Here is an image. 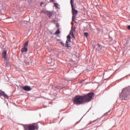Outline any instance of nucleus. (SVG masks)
Here are the masks:
<instances>
[{
  "label": "nucleus",
  "instance_id": "13",
  "mask_svg": "<svg viewBox=\"0 0 130 130\" xmlns=\"http://www.w3.org/2000/svg\"><path fill=\"white\" fill-rule=\"evenodd\" d=\"M55 34L56 35H58V34H60V31H59V30L58 29V30L55 32Z\"/></svg>",
  "mask_w": 130,
  "mask_h": 130
},
{
  "label": "nucleus",
  "instance_id": "24",
  "mask_svg": "<svg viewBox=\"0 0 130 130\" xmlns=\"http://www.w3.org/2000/svg\"><path fill=\"white\" fill-rule=\"evenodd\" d=\"M127 28H128V30H130V25H128Z\"/></svg>",
  "mask_w": 130,
  "mask_h": 130
},
{
  "label": "nucleus",
  "instance_id": "23",
  "mask_svg": "<svg viewBox=\"0 0 130 130\" xmlns=\"http://www.w3.org/2000/svg\"><path fill=\"white\" fill-rule=\"evenodd\" d=\"M52 22L53 23H54V22H55V20L53 19V20H52Z\"/></svg>",
  "mask_w": 130,
  "mask_h": 130
},
{
  "label": "nucleus",
  "instance_id": "28",
  "mask_svg": "<svg viewBox=\"0 0 130 130\" xmlns=\"http://www.w3.org/2000/svg\"><path fill=\"white\" fill-rule=\"evenodd\" d=\"M105 115H107V113H106L105 114Z\"/></svg>",
  "mask_w": 130,
  "mask_h": 130
},
{
  "label": "nucleus",
  "instance_id": "11",
  "mask_svg": "<svg viewBox=\"0 0 130 130\" xmlns=\"http://www.w3.org/2000/svg\"><path fill=\"white\" fill-rule=\"evenodd\" d=\"M54 5L55 6L56 9H59V5L57 3H54Z\"/></svg>",
  "mask_w": 130,
  "mask_h": 130
},
{
  "label": "nucleus",
  "instance_id": "18",
  "mask_svg": "<svg viewBox=\"0 0 130 130\" xmlns=\"http://www.w3.org/2000/svg\"><path fill=\"white\" fill-rule=\"evenodd\" d=\"M97 120H94L93 121H91L90 122V123L89 124H91V123H94Z\"/></svg>",
  "mask_w": 130,
  "mask_h": 130
},
{
  "label": "nucleus",
  "instance_id": "6",
  "mask_svg": "<svg viewBox=\"0 0 130 130\" xmlns=\"http://www.w3.org/2000/svg\"><path fill=\"white\" fill-rule=\"evenodd\" d=\"M68 42H71V36L70 35H68L67 36V41H66V47H70V45H69V43Z\"/></svg>",
  "mask_w": 130,
  "mask_h": 130
},
{
  "label": "nucleus",
  "instance_id": "25",
  "mask_svg": "<svg viewBox=\"0 0 130 130\" xmlns=\"http://www.w3.org/2000/svg\"><path fill=\"white\" fill-rule=\"evenodd\" d=\"M81 119H81L80 121H79L78 122H77V123H79V122H80L81 121Z\"/></svg>",
  "mask_w": 130,
  "mask_h": 130
},
{
  "label": "nucleus",
  "instance_id": "4",
  "mask_svg": "<svg viewBox=\"0 0 130 130\" xmlns=\"http://www.w3.org/2000/svg\"><path fill=\"white\" fill-rule=\"evenodd\" d=\"M72 8V21L74 22L75 21V19L77 15H78V10L75 9V7H73Z\"/></svg>",
  "mask_w": 130,
  "mask_h": 130
},
{
  "label": "nucleus",
  "instance_id": "14",
  "mask_svg": "<svg viewBox=\"0 0 130 130\" xmlns=\"http://www.w3.org/2000/svg\"><path fill=\"white\" fill-rule=\"evenodd\" d=\"M75 31H76V29L74 27H72L71 30L70 32H73V33H74V32H75Z\"/></svg>",
  "mask_w": 130,
  "mask_h": 130
},
{
  "label": "nucleus",
  "instance_id": "15",
  "mask_svg": "<svg viewBox=\"0 0 130 130\" xmlns=\"http://www.w3.org/2000/svg\"><path fill=\"white\" fill-rule=\"evenodd\" d=\"M70 35H71V36H72V37H73V38H75V36L74 35V32H70Z\"/></svg>",
  "mask_w": 130,
  "mask_h": 130
},
{
  "label": "nucleus",
  "instance_id": "22",
  "mask_svg": "<svg viewBox=\"0 0 130 130\" xmlns=\"http://www.w3.org/2000/svg\"><path fill=\"white\" fill-rule=\"evenodd\" d=\"M3 95V91L0 90V96H2Z\"/></svg>",
  "mask_w": 130,
  "mask_h": 130
},
{
  "label": "nucleus",
  "instance_id": "17",
  "mask_svg": "<svg viewBox=\"0 0 130 130\" xmlns=\"http://www.w3.org/2000/svg\"><path fill=\"white\" fill-rule=\"evenodd\" d=\"M73 3L74 2H73V0H71L70 4L71 5L72 7H74V5H73Z\"/></svg>",
  "mask_w": 130,
  "mask_h": 130
},
{
  "label": "nucleus",
  "instance_id": "20",
  "mask_svg": "<svg viewBox=\"0 0 130 130\" xmlns=\"http://www.w3.org/2000/svg\"><path fill=\"white\" fill-rule=\"evenodd\" d=\"M60 44L62 45V46H64V43H63L62 42H60Z\"/></svg>",
  "mask_w": 130,
  "mask_h": 130
},
{
  "label": "nucleus",
  "instance_id": "9",
  "mask_svg": "<svg viewBox=\"0 0 130 130\" xmlns=\"http://www.w3.org/2000/svg\"><path fill=\"white\" fill-rule=\"evenodd\" d=\"M21 51L22 52H26V51H28V48L26 47H24L22 48Z\"/></svg>",
  "mask_w": 130,
  "mask_h": 130
},
{
  "label": "nucleus",
  "instance_id": "8",
  "mask_svg": "<svg viewBox=\"0 0 130 130\" xmlns=\"http://www.w3.org/2000/svg\"><path fill=\"white\" fill-rule=\"evenodd\" d=\"M22 89L24 90V91H31V87L29 86L23 87Z\"/></svg>",
  "mask_w": 130,
  "mask_h": 130
},
{
  "label": "nucleus",
  "instance_id": "19",
  "mask_svg": "<svg viewBox=\"0 0 130 130\" xmlns=\"http://www.w3.org/2000/svg\"><path fill=\"white\" fill-rule=\"evenodd\" d=\"M88 32H85L84 33V36H85L86 37H88Z\"/></svg>",
  "mask_w": 130,
  "mask_h": 130
},
{
  "label": "nucleus",
  "instance_id": "10",
  "mask_svg": "<svg viewBox=\"0 0 130 130\" xmlns=\"http://www.w3.org/2000/svg\"><path fill=\"white\" fill-rule=\"evenodd\" d=\"M2 96H4L6 99H9V96L7 95V94H6L4 91L2 92Z\"/></svg>",
  "mask_w": 130,
  "mask_h": 130
},
{
  "label": "nucleus",
  "instance_id": "21",
  "mask_svg": "<svg viewBox=\"0 0 130 130\" xmlns=\"http://www.w3.org/2000/svg\"><path fill=\"white\" fill-rule=\"evenodd\" d=\"M97 45H98V46L100 48L101 47H102V45H100V44H97Z\"/></svg>",
  "mask_w": 130,
  "mask_h": 130
},
{
  "label": "nucleus",
  "instance_id": "1",
  "mask_svg": "<svg viewBox=\"0 0 130 130\" xmlns=\"http://www.w3.org/2000/svg\"><path fill=\"white\" fill-rule=\"evenodd\" d=\"M93 96H94V93H89L82 96L77 95L74 98V104H76V105H81V104L85 103V102H89V101L92 100Z\"/></svg>",
  "mask_w": 130,
  "mask_h": 130
},
{
  "label": "nucleus",
  "instance_id": "16",
  "mask_svg": "<svg viewBox=\"0 0 130 130\" xmlns=\"http://www.w3.org/2000/svg\"><path fill=\"white\" fill-rule=\"evenodd\" d=\"M6 68H9V67H10V63L6 62Z\"/></svg>",
  "mask_w": 130,
  "mask_h": 130
},
{
  "label": "nucleus",
  "instance_id": "5",
  "mask_svg": "<svg viewBox=\"0 0 130 130\" xmlns=\"http://www.w3.org/2000/svg\"><path fill=\"white\" fill-rule=\"evenodd\" d=\"M41 13H43V14H45L49 17V18H50L51 17H52V12L48 11L47 10H43L41 11Z\"/></svg>",
  "mask_w": 130,
  "mask_h": 130
},
{
  "label": "nucleus",
  "instance_id": "12",
  "mask_svg": "<svg viewBox=\"0 0 130 130\" xmlns=\"http://www.w3.org/2000/svg\"><path fill=\"white\" fill-rule=\"evenodd\" d=\"M29 44V41H27L26 42L24 43V47H28V44Z\"/></svg>",
  "mask_w": 130,
  "mask_h": 130
},
{
  "label": "nucleus",
  "instance_id": "2",
  "mask_svg": "<svg viewBox=\"0 0 130 130\" xmlns=\"http://www.w3.org/2000/svg\"><path fill=\"white\" fill-rule=\"evenodd\" d=\"M120 98L121 99L122 102H124V100H128L129 99V88H125L122 89V92L120 94Z\"/></svg>",
  "mask_w": 130,
  "mask_h": 130
},
{
  "label": "nucleus",
  "instance_id": "3",
  "mask_svg": "<svg viewBox=\"0 0 130 130\" xmlns=\"http://www.w3.org/2000/svg\"><path fill=\"white\" fill-rule=\"evenodd\" d=\"M24 128L25 130L38 129V125H36L35 124L25 125Z\"/></svg>",
  "mask_w": 130,
  "mask_h": 130
},
{
  "label": "nucleus",
  "instance_id": "27",
  "mask_svg": "<svg viewBox=\"0 0 130 130\" xmlns=\"http://www.w3.org/2000/svg\"><path fill=\"white\" fill-rule=\"evenodd\" d=\"M50 2H53V0H50Z\"/></svg>",
  "mask_w": 130,
  "mask_h": 130
},
{
  "label": "nucleus",
  "instance_id": "7",
  "mask_svg": "<svg viewBox=\"0 0 130 130\" xmlns=\"http://www.w3.org/2000/svg\"><path fill=\"white\" fill-rule=\"evenodd\" d=\"M2 56L3 58H4L5 60H7V51L6 50H3L2 52Z\"/></svg>",
  "mask_w": 130,
  "mask_h": 130
},
{
  "label": "nucleus",
  "instance_id": "26",
  "mask_svg": "<svg viewBox=\"0 0 130 130\" xmlns=\"http://www.w3.org/2000/svg\"><path fill=\"white\" fill-rule=\"evenodd\" d=\"M42 5H43V3H41L40 6H41Z\"/></svg>",
  "mask_w": 130,
  "mask_h": 130
}]
</instances>
